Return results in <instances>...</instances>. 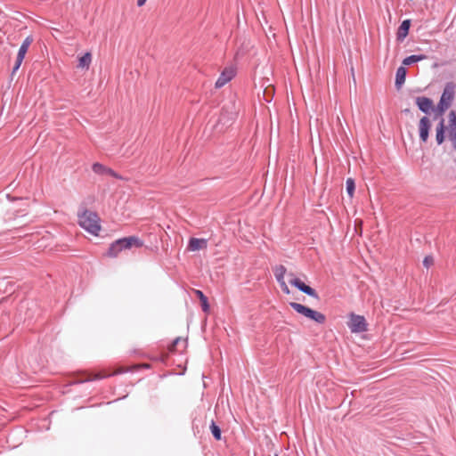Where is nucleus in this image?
I'll return each instance as SVG.
<instances>
[{
  "mask_svg": "<svg viewBox=\"0 0 456 456\" xmlns=\"http://www.w3.org/2000/svg\"><path fill=\"white\" fill-rule=\"evenodd\" d=\"M431 122L428 117H422L419 123V138L423 142H426L428 138Z\"/></svg>",
  "mask_w": 456,
  "mask_h": 456,
  "instance_id": "9b49d317",
  "label": "nucleus"
},
{
  "mask_svg": "<svg viewBox=\"0 0 456 456\" xmlns=\"http://www.w3.org/2000/svg\"><path fill=\"white\" fill-rule=\"evenodd\" d=\"M425 59H426V55H424V54H419V55L413 54V55H410V56L406 57L403 61V65H411L412 63L418 62V61L425 60Z\"/></svg>",
  "mask_w": 456,
  "mask_h": 456,
  "instance_id": "5701e85b",
  "label": "nucleus"
},
{
  "mask_svg": "<svg viewBox=\"0 0 456 456\" xmlns=\"http://www.w3.org/2000/svg\"><path fill=\"white\" fill-rule=\"evenodd\" d=\"M194 293L199 297L200 301L201 302L202 310L204 312H208L209 310V305H208L207 297L203 294V292L201 290H199V289H195Z\"/></svg>",
  "mask_w": 456,
  "mask_h": 456,
  "instance_id": "4be33fe9",
  "label": "nucleus"
},
{
  "mask_svg": "<svg viewBox=\"0 0 456 456\" xmlns=\"http://www.w3.org/2000/svg\"><path fill=\"white\" fill-rule=\"evenodd\" d=\"M140 368H149V365L145 363V364H136V365H133L131 367H126V368L118 367L113 372H109L107 370H102V371H99L98 373L94 374V376L93 378H90V379H104V378L110 377L113 375L122 374L128 370H138Z\"/></svg>",
  "mask_w": 456,
  "mask_h": 456,
  "instance_id": "0eeeda50",
  "label": "nucleus"
},
{
  "mask_svg": "<svg viewBox=\"0 0 456 456\" xmlns=\"http://www.w3.org/2000/svg\"><path fill=\"white\" fill-rule=\"evenodd\" d=\"M347 325L353 333H361L367 330L368 324L362 315L351 314Z\"/></svg>",
  "mask_w": 456,
  "mask_h": 456,
  "instance_id": "20e7f679",
  "label": "nucleus"
},
{
  "mask_svg": "<svg viewBox=\"0 0 456 456\" xmlns=\"http://www.w3.org/2000/svg\"><path fill=\"white\" fill-rule=\"evenodd\" d=\"M187 339L181 337L176 338L174 342L169 346L168 350L171 353L183 352L187 347Z\"/></svg>",
  "mask_w": 456,
  "mask_h": 456,
  "instance_id": "dca6fc26",
  "label": "nucleus"
},
{
  "mask_svg": "<svg viewBox=\"0 0 456 456\" xmlns=\"http://www.w3.org/2000/svg\"><path fill=\"white\" fill-rule=\"evenodd\" d=\"M92 61V54L90 53H86L84 55L78 58V68L82 69H89V66Z\"/></svg>",
  "mask_w": 456,
  "mask_h": 456,
  "instance_id": "412c9836",
  "label": "nucleus"
},
{
  "mask_svg": "<svg viewBox=\"0 0 456 456\" xmlns=\"http://www.w3.org/2000/svg\"><path fill=\"white\" fill-rule=\"evenodd\" d=\"M92 169L97 175H110V176L115 177V178H118V179H121V176L118 175L113 169H111L106 166H103L101 163L96 162V163L93 164Z\"/></svg>",
  "mask_w": 456,
  "mask_h": 456,
  "instance_id": "f8f14e48",
  "label": "nucleus"
},
{
  "mask_svg": "<svg viewBox=\"0 0 456 456\" xmlns=\"http://www.w3.org/2000/svg\"><path fill=\"white\" fill-rule=\"evenodd\" d=\"M122 247L118 241V240L112 242L106 253V256L109 257H117L122 251Z\"/></svg>",
  "mask_w": 456,
  "mask_h": 456,
  "instance_id": "a211bd4d",
  "label": "nucleus"
},
{
  "mask_svg": "<svg viewBox=\"0 0 456 456\" xmlns=\"http://www.w3.org/2000/svg\"><path fill=\"white\" fill-rule=\"evenodd\" d=\"M289 282L298 289L300 291L305 293L306 295L313 297L314 298H318V295L314 289L310 286L305 284L299 278H297L293 273H289L287 274Z\"/></svg>",
  "mask_w": 456,
  "mask_h": 456,
  "instance_id": "423d86ee",
  "label": "nucleus"
},
{
  "mask_svg": "<svg viewBox=\"0 0 456 456\" xmlns=\"http://www.w3.org/2000/svg\"><path fill=\"white\" fill-rule=\"evenodd\" d=\"M448 119L449 124L445 129L450 140L456 142V112L454 110L450 111Z\"/></svg>",
  "mask_w": 456,
  "mask_h": 456,
  "instance_id": "ddd939ff",
  "label": "nucleus"
},
{
  "mask_svg": "<svg viewBox=\"0 0 456 456\" xmlns=\"http://www.w3.org/2000/svg\"><path fill=\"white\" fill-rule=\"evenodd\" d=\"M346 192L350 199L354 197V190H355V183L354 180L351 177L346 179Z\"/></svg>",
  "mask_w": 456,
  "mask_h": 456,
  "instance_id": "b1692460",
  "label": "nucleus"
},
{
  "mask_svg": "<svg viewBox=\"0 0 456 456\" xmlns=\"http://www.w3.org/2000/svg\"><path fill=\"white\" fill-rule=\"evenodd\" d=\"M122 249H130L133 247L141 248L143 246V241L136 236H129L118 239Z\"/></svg>",
  "mask_w": 456,
  "mask_h": 456,
  "instance_id": "9d476101",
  "label": "nucleus"
},
{
  "mask_svg": "<svg viewBox=\"0 0 456 456\" xmlns=\"http://www.w3.org/2000/svg\"><path fill=\"white\" fill-rule=\"evenodd\" d=\"M146 1L147 0H137V5L138 6H142L145 4Z\"/></svg>",
  "mask_w": 456,
  "mask_h": 456,
  "instance_id": "cd10ccee",
  "label": "nucleus"
},
{
  "mask_svg": "<svg viewBox=\"0 0 456 456\" xmlns=\"http://www.w3.org/2000/svg\"><path fill=\"white\" fill-rule=\"evenodd\" d=\"M416 104L421 111L427 114L433 109V101L428 97H417Z\"/></svg>",
  "mask_w": 456,
  "mask_h": 456,
  "instance_id": "2eb2a0df",
  "label": "nucleus"
},
{
  "mask_svg": "<svg viewBox=\"0 0 456 456\" xmlns=\"http://www.w3.org/2000/svg\"><path fill=\"white\" fill-rule=\"evenodd\" d=\"M236 75V68L233 66H229L224 68L223 72L221 73L219 78L216 81L215 86H224L228 82H230Z\"/></svg>",
  "mask_w": 456,
  "mask_h": 456,
  "instance_id": "1a4fd4ad",
  "label": "nucleus"
},
{
  "mask_svg": "<svg viewBox=\"0 0 456 456\" xmlns=\"http://www.w3.org/2000/svg\"><path fill=\"white\" fill-rule=\"evenodd\" d=\"M436 142L438 144H442L444 141V131H445L444 118H442L440 120L439 124L436 126Z\"/></svg>",
  "mask_w": 456,
  "mask_h": 456,
  "instance_id": "6ab92c4d",
  "label": "nucleus"
},
{
  "mask_svg": "<svg viewBox=\"0 0 456 456\" xmlns=\"http://www.w3.org/2000/svg\"><path fill=\"white\" fill-rule=\"evenodd\" d=\"M78 224L92 235L98 236L102 229L99 216L91 210L84 209L77 214Z\"/></svg>",
  "mask_w": 456,
  "mask_h": 456,
  "instance_id": "f257e3e1",
  "label": "nucleus"
},
{
  "mask_svg": "<svg viewBox=\"0 0 456 456\" xmlns=\"http://www.w3.org/2000/svg\"><path fill=\"white\" fill-rule=\"evenodd\" d=\"M273 273H274V276L277 280V281L279 282L281 288V290L289 295L290 293V290L285 281V275L287 274V269L284 265H277L274 267L273 269Z\"/></svg>",
  "mask_w": 456,
  "mask_h": 456,
  "instance_id": "6e6552de",
  "label": "nucleus"
},
{
  "mask_svg": "<svg viewBox=\"0 0 456 456\" xmlns=\"http://www.w3.org/2000/svg\"><path fill=\"white\" fill-rule=\"evenodd\" d=\"M208 246V241L205 239L191 238L189 241L188 249L191 251H198L205 249Z\"/></svg>",
  "mask_w": 456,
  "mask_h": 456,
  "instance_id": "f3484780",
  "label": "nucleus"
},
{
  "mask_svg": "<svg viewBox=\"0 0 456 456\" xmlns=\"http://www.w3.org/2000/svg\"><path fill=\"white\" fill-rule=\"evenodd\" d=\"M411 27V20H404L401 25L399 26L396 32V40L399 42H403L404 38L408 36L409 30Z\"/></svg>",
  "mask_w": 456,
  "mask_h": 456,
  "instance_id": "4468645a",
  "label": "nucleus"
},
{
  "mask_svg": "<svg viewBox=\"0 0 456 456\" xmlns=\"http://www.w3.org/2000/svg\"><path fill=\"white\" fill-rule=\"evenodd\" d=\"M445 86H454V84L452 82H448V83H446Z\"/></svg>",
  "mask_w": 456,
  "mask_h": 456,
  "instance_id": "c85d7f7f",
  "label": "nucleus"
},
{
  "mask_svg": "<svg viewBox=\"0 0 456 456\" xmlns=\"http://www.w3.org/2000/svg\"><path fill=\"white\" fill-rule=\"evenodd\" d=\"M274 456H279V455L275 454Z\"/></svg>",
  "mask_w": 456,
  "mask_h": 456,
  "instance_id": "c756f323",
  "label": "nucleus"
},
{
  "mask_svg": "<svg viewBox=\"0 0 456 456\" xmlns=\"http://www.w3.org/2000/svg\"><path fill=\"white\" fill-rule=\"evenodd\" d=\"M289 305L298 314L304 315L305 317L316 322L317 323H324L326 321V317L323 314L313 310L307 306H305L299 303L291 302Z\"/></svg>",
  "mask_w": 456,
  "mask_h": 456,
  "instance_id": "f03ea898",
  "label": "nucleus"
},
{
  "mask_svg": "<svg viewBox=\"0 0 456 456\" xmlns=\"http://www.w3.org/2000/svg\"><path fill=\"white\" fill-rule=\"evenodd\" d=\"M406 73H407V70L404 67H399L396 70V74H395V86H402L404 81H405V77H406Z\"/></svg>",
  "mask_w": 456,
  "mask_h": 456,
  "instance_id": "aec40b11",
  "label": "nucleus"
},
{
  "mask_svg": "<svg viewBox=\"0 0 456 456\" xmlns=\"http://www.w3.org/2000/svg\"><path fill=\"white\" fill-rule=\"evenodd\" d=\"M455 98L454 87H444L441 99L437 104L436 111L439 115H443L452 104Z\"/></svg>",
  "mask_w": 456,
  "mask_h": 456,
  "instance_id": "7ed1b4c3",
  "label": "nucleus"
},
{
  "mask_svg": "<svg viewBox=\"0 0 456 456\" xmlns=\"http://www.w3.org/2000/svg\"><path fill=\"white\" fill-rule=\"evenodd\" d=\"M434 264V259L432 256H426L423 260V265L425 267L429 268Z\"/></svg>",
  "mask_w": 456,
  "mask_h": 456,
  "instance_id": "bb28decb",
  "label": "nucleus"
},
{
  "mask_svg": "<svg viewBox=\"0 0 456 456\" xmlns=\"http://www.w3.org/2000/svg\"><path fill=\"white\" fill-rule=\"evenodd\" d=\"M34 39H33V37L32 36H28L27 37L21 45L20 46V49L18 51V53H17V56H16V60H15V63L12 67V75H13L20 67L24 58H25V55L28 50V47L30 46V45L33 43Z\"/></svg>",
  "mask_w": 456,
  "mask_h": 456,
  "instance_id": "39448f33",
  "label": "nucleus"
},
{
  "mask_svg": "<svg viewBox=\"0 0 456 456\" xmlns=\"http://www.w3.org/2000/svg\"><path fill=\"white\" fill-rule=\"evenodd\" d=\"M273 94H274V87L270 86V87L264 88L263 94L265 97V100L267 102L270 101V99L273 97Z\"/></svg>",
  "mask_w": 456,
  "mask_h": 456,
  "instance_id": "a878e982",
  "label": "nucleus"
},
{
  "mask_svg": "<svg viewBox=\"0 0 456 456\" xmlns=\"http://www.w3.org/2000/svg\"><path fill=\"white\" fill-rule=\"evenodd\" d=\"M210 429L214 437L218 441L221 440V430L219 427L215 423V421L211 422Z\"/></svg>",
  "mask_w": 456,
  "mask_h": 456,
  "instance_id": "393cba45",
  "label": "nucleus"
}]
</instances>
